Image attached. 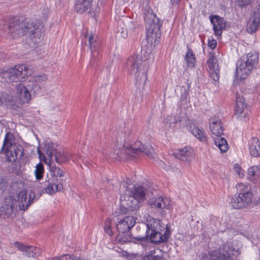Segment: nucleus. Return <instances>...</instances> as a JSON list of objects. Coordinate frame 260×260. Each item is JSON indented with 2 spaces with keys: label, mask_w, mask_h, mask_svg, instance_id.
<instances>
[{
  "label": "nucleus",
  "mask_w": 260,
  "mask_h": 260,
  "mask_svg": "<svg viewBox=\"0 0 260 260\" xmlns=\"http://www.w3.org/2000/svg\"><path fill=\"white\" fill-rule=\"evenodd\" d=\"M0 29L12 38L28 35L35 44L39 43L37 38L40 35L38 26L30 19L23 16L9 17L0 20Z\"/></svg>",
  "instance_id": "nucleus-1"
},
{
  "label": "nucleus",
  "mask_w": 260,
  "mask_h": 260,
  "mask_svg": "<svg viewBox=\"0 0 260 260\" xmlns=\"http://www.w3.org/2000/svg\"><path fill=\"white\" fill-rule=\"evenodd\" d=\"M161 221L155 218L150 219L147 224V230L146 231V237L138 236L135 239L143 241L147 238L152 243H160L168 241L170 234V228L168 224H161Z\"/></svg>",
  "instance_id": "nucleus-2"
},
{
  "label": "nucleus",
  "mask_w": 260,
  "mask_h": 260,
  "mask_svg": "<svg viewBox=\"0 0 260 260\" xmlns=\"http://www.w3.org/2000/svg\"><path fill=\"white\" fill-rule=\"evenodd\" d=\"M44 152H42L40 148H38L37 152L41 160L47 163V158L49 160H53L54 158L56 162L60 164L64 161L72 159L71 154L65 153L63 150L58 145L53 142H46L43 147Z\"/></svg>",
  "instance_id": "nucleus-3"
},
{
  "label": "nucleus",
  "mask_w": 260,
  "mask_h": 260,
  "mask_svg": "<svg viewBox=\"0 0 260 260\" xmlns=\"http://www.w3.org/2000/svg\"><path fill=\"white\" fill-rule=\"evenodd\" d=\"M127 65L131 74L135 75L137 84H144L147 79V72L148 70L146 60L143 61L139 56H132L127 61Z\"/></svg>",
  "instance_id": "nucleus-4"
},
{
  "label": "nucleus",
  "mask_w": 260,
  "mask_h": 260,
  "mask_svg": "<svg viewBox=\"0 0 260 260\" xmlns=\"http://www.w3.org/2000/svg\"><path fill=\"white\" fill-rule=\"evenodd\" d=\"M258 61V54L250 52L246 57L238 60L236 64V76L241 79H245L255 68Z\"/></svg>",
  "instance_id": "nucleus-5"
},
{
  "label": "nucleus",
  "mask_w": 260,
  "mask_h": 260,
  "mask_svg": "<svg viewBox=\"0 0 260 260\" xmlns=\"http://www.w3.org/2000/svg\"><path fill=\"white\" fill-rule=\"evenodd\" d=\"M146 23V37L148 41L156 43L160 37V28L161 24L156 15L148 12L145 15Z\"/></svg>",
  "instance_id": "nucleus-6"
},
{
  "label": "nucleus",
  "mask_w": 260,
  "mask_h": 260,
  "mask_svg": "<svg viewBox=\"0 0 260 260\" xmlns=\"http://www.w3.org/2000/svg\"><path fill=\"white\" fill-rule=\"evenodd\" d=\"M31 74V71L25 65L18 64L5 71L2 76L8 82H18L25 81Z\"/></svg>",
  "instance_id": "nucleus-7"
},
{
  "label": "nucleus",
  "mask_w": 260,
  "mask_h": 260,
  "mask_svg": "<svg viewBox=\"0 0 260 260\" xmlns=\"http://www.w3.org/2000/svg\"><path fill=\"white\" fill-rule=\"evenodd\" d=\"M210 128L212 134L217 137L215 138V145L219 148L221 153L226 152L229 147L226 140L221 137L223 133V128L220 119L211 118L210 119Z\"/></svg>",
  "instance_id": "nucleus-8"
},
{
  "label": "nucleus",
  "mask_w": 260,
  "mask_h": 260,
  "mask_svg": "<svg viewBox=\"0 0 260 260\" xmlns=\"http://www.w3.org/2000/svg\"><path fill=\"white\" fill-rule=\"evenodd\" d=\"M153 149L151 147H145L140 141H136L133 145H123L122 151L120 153L116 152L118 157H122L123 153L130 156L135 157L140 153H144L149 157H153Z\"/></svg>",
  "instance_id": "nucleus-9"
},
{
  "label": "nucleus",
  "mask_w": 260,
  "mask_h": 260,
  "mask_svg": "<svg viewBox=\"0 0 260 260\" xmlns=\"http://www.w3.org/2000/svg\"><path fill=\"white\" fill-rule=\"evenodd\" d=\"M146 189L140 185H134L132 188H127L123 197H121V200H127V199L135 204L133 209H139L140 202L145 199Z\"/></svg>",
  "instance_id": "nucleus-10"
},
{
  "label": "nucleus",
  "mask_w": 260,
  "mask_h": 260,
  "mask_svg": "<svg viewBox=\"0 0 260 260\" xmlns=\"http://www.w3.org/2000/svg\"><path fill=\"white\" fill-rule=\"evenodd\" d=\"M236 104L235 107V115L238 119L247 121L250 111L246 104L244 103L243 96H236Z\"/></svg>",
  "instance_id": "nucleus-11"
},
{
  "label": "nucleus",
  "mask_w": 260,
  "mask_h": 260,
  "mask_svg": "<svg viewBox=\"0 0 260 260\" xmlns=\"http://www.w3.org/2000/svg\"><path fill=\"white\" fill-rule=\"evenodd\" d=\"M252 193H246V194H239L233 196L230 202L234 209H241L247 207L252 203Z\"/></svg>",
  "instance_id": "nucleus-12"
},
{
  "label": "nucleus",
  "mask_w": 260,
  "mask_h": 260,
  "mask_svg": "<svg viewBox=\"0 0 260 260\" xmlns=\"http://www.w3.org/2000/svg\"><path fill=\"white\" fill-rule=\"evenodd\" d=\"M63 181L62 178L49 179L43 183L42 187L47 193L53 194L63 189Z\"/></svg>",
  "instance_id": "nucleus-13"
},
{
  "label": "nucleus",
  "mask_w": 260,
  "mask_h": 260,
  "mask_svg": "<svg viewBox=\"0 0 260 260\" xmlns=\"http://www.w3.org/2000/svg\"><path fill=\"white\" fill-rule=\"evenodd\" d=\"M5 152L7 155V160L12 162L20 159L24 155V149L20 145L11 144L5 150Z\"/></svg>",
  "instance_id": "nucleus-14"
},
{
  "label": "nucleus",
  "mask_w": 260,
  "mask_h": 260,
  "mask_svg": "<svg viewBox=\"0 0 260 260\" xmlns=\"http://www.w3.org/2000/svg\"><path fill=\"white\" fill-rule=\"evenodd\" d=\"M35 198V193L33 192L21 191L18 196L19 208L21 210H25L32 203Z\"/></svg>",
  "instance_id": "nucleus-15"
},
{
  "label": "nucleus",
  "mask_w": 260,
  "mask_h": 260,
  "mask_svg": "<svg viewBox=\"0 0 260 260\" xmlns=\"http://www.w3.org/2000/svg\"><path fill=\"white\" fill-rule=\"evenodd\" d=\"M210 20L213 25L214 34L215 36H220L222 33V30L225 28V20L222 17L218 15H210Z\"/></svg>",
  "instance_id": "nucleus-16"
},
{
  "label": "nucleus",
  "mask_w": 260,
  "mask_h": 260,
  "mask_svg": "<svg viewBox=\"0 0 260 260\" xmlns=\"http://www.w3.org/2000/svg\"><path fill=\"white\" fill-rule=\"evenodd\" d=\"M174 156L183 161H190L193 158L194 153L193 150L190 147L185 146L182 148L176 150L173 153Z\"/></svg>",
  "instance_id": "nucleus-17"
},
{
  "label": "nucleus",
  "mask_w": 260,
  "mask_h": 260,
  "mask_svg": "<svg viewBox=\"0 0 260 260\" xmlns=\"http://www.w3.org/2000/svg\"><path fill=\"white\" fill-rule=\"evenodd\" d=\"M14 246L19 250L21 251L23 254L29 257H35L38 256L40 254L39 249L36 247L24 245L22 243L16 242Z\"/></svg>",
  "instance_id": "nucleus-18"
},
{
  "label": "nucleus",
  "mask_w": 260,
  "mask_h": 260,
  "mask_svg": "<svg viewBox=\"0 0 260 260\" xmlns=\"http://www.w3.org/2000/svg\"><path fill=\"white\" fill-rule=\"evenodd\" d=\"M135 223L136 219L132 215L127 216L118 221L116 229L119 233L124 234L128 232Z\"/></svg>",
  "instance_id": "nucleus-19"
},
{
  "label": "nucleus",
  "mask_w": 260,
  "mask_h": 260,
  "mask_svg": "<svg viewBox=\"0 0 260 260\" xmlns=\"http://www.w3.org/2000/svg\"><path fill=\"white\" fill-rule=\"evenodd\" d=\"M252 23L247 28V32L252 34L257 30L260 25V5H257L253 10L252 15Z\"/></svg>",
  "instance_id": "nucleus-20"
},
{
  "label": "nucleus",
  "mask_w": 260,
  "mask_h": 260,
  "mask_svg": "<svg viewBox=\"0 0 260 260\" xmlns=\"http://www.w3.org/2000/svg\"><path fill=\"white\" fill-rule=\"evenodd\" d=\"M149 204L152 208L158 209H169L170 201L166 197L158 196L149 200Z\"/></svg>",
  "instance_id": "nucleus-21"
},
{
  "label": "nucleus",
  "mask_w": 260,
  "mask_h": 260,
  "mask_svg": "<svg viewBox=\"0 0 260 260\" xmlns=\"http://www.w3.org/2000/svg\"><path fill=\"white\" fill-rule=\"evenodd\" d=\"M191 124V121L188 120L186 122V126L187 129L190 131L191 133L199 140L201 142H205L207 140V137L205 133L202 129L199 127L193 125L192 127Z\"/></svg>",
  "instance_id": "nucleus-22"
},
{
  "label": "nucleus",
  "mask_w": 260,
  "mask_h": 260,
  "mask_svg": "<svg viewBox=\"0 0 260 260\" xmlns=\"http://www.w3.org/2000/svg\"><path fill=\"white\" fill-rule=\"evenodd\" d=\"M16 205V200L10 197L6 198L4 201L0 211L6 215H10L13 212Z\"/></svg>",
  "instance_id": "nucleus-23"
},
{
  "label": "nucleus",
  "mask_w": 260,
  "mask_h": 260,
  "mask_svg": "<svg viewBox=\"0 0 260 260\" xmlns=\"http://www.w3.org/2000/svg\"><path fill=\"white\" fill-rule=\"evenodd\" d=\"M227 248L229 249V247L223 246V249H220L219 253L217 251H212V260H234L231 253L227 251Z\"/></svg>",
  "instance_id": "nucleus-24"
},
{
  "label": "nucleus",
  "mask_w": 260,
  "mask_h": 260,
  "mask_svg": "<svg viewBox=\"0 0 260 260\" xmlns=\"http://www.w3.org/2000/svg\"><path fill=\"white\" fill-rule=\"evenodd\" d=\"M88 41L91 53L90 64L91 65H93L95 60V57L98 54V53H96V51L100 47V43L97 41L96 37H94L92 35L89 36Z\"/></svg>",
  "instance_id": "nucleus-25"
},
{
  "label": "nucleus",
  "mask_w": 260,
  "mask_h": 260,
  "mask_svg": "<svg viewBox=\"0 0 260 260\" xmlns=\"http://www.w3.org/2000/svg\"><path fill=\"white\" fill-rule=\"evenodd\" d=\"M249 152L251 155L260 157V142L256 138H252L250 141Z\"/></svg>",
  "instance_id": "nucleus-26"
},
{
  "label": "nucleus",
  "mask_w": 260,
  "mask_h": 260,
  "mask_svg": "<svg viewBox=\"0 0 260 260\" xmlns=\"http://www.w3.org/2000/svg\"><path fill=\"white\" fill-rule=\"evenodd\" d=\"M92 2L88 0H77L75 8L80 13H83L88 10H90Z\"/></svg>",
  "instance_id": "nucleus-27"
},
{
  "label": "nucleus",
  "mask_w": 260,
  "mask_h": 260,
  "mask_svg": "<svg viewBox=\"0 0 260 260\" xmlns=\"http://www.w3.org/2000/svg\"><path fill=\"white\" fill-rule=\"evenodd\" d=\"M16 88L20 98L24 102H28L30 99V93L28 89L26 88L22 84H18Z\"/></svg>",
  "instance_id": "nucleus-28"
},
{
  "label": "nucleus",
  "mask_w": 260,
  "mask_h": 260,
  "mask_svg": "<svg viewBox=\"0 0 260 260\" xmlns=\"http://www.w3.org/2000/svg\"><path fill=\"white\" fill-rule=\"evenodd\" d=\"M122 205L120 207V211L121 213L126 214L129 212H132V214L136 213L139 209H133V207L135 206V204L132 203L131 201H129L127 199V200H124L122 203Z\"/></svg>",
  "instance_id": "nucleus-29"
},
{
  "label": "nucleus",
  "mask_w": 260,
  "mask_h": 260,
  "mask_svg": "<svg viewBox=\"0 0 260 260\" xmlns=\"http://www.w3.org/2000/svg\"><path fill=\"white\" fill-rule=\"evenodd\" d=\"M158 253H161V250L159 249L151 250L148 253L144 255L142 259L143 260H164L161 254L159 255Z\"/></svg>",
  "instance_id": "nucleus-30"
},
{
  "label": "nucleus",
  "mask_w": 260,
  "mask_h": 260,
  "mask_svg": "<svg viewBox=\"0 0 260 260\" xmlns=\"http://www.w3.org/2000/svg\"><path fill=\"white\" fill-rule=\"evenodd\" d=\"M185 59L188 67H194L196 62V57L190 48H187V51L185 55Z\"/></svg>",
  "instance_id": "nucleus-31"
},
{
  "label": "nucleus",
  "mask_w": 260,
  "mask_h": 260,
  "mask_svg": "<svg viewBox=\"0 0 260 260\" xmlns=\"http://www.w3.org/2000/svg\"><path fill=\"white\" fill-rule=\"evenodd\" d=\"M207 64L209 71L219 70L218 65L217 63V59L212 53L209 54V58L207 61Z\"/></svg>",
  "instance_id": "nucleus-32"
},
{
  "label": "nucleus",
  "mask_w": 260,
  "mask_h": 260,
  "mask_svg": "<svg viewBox=\"0 0 260 260\" xmlns=\"http://www.w3.org/2000/svg\"><path fill=\"white\" fill-rule=\"evenodd\" d=\"M259 167L253 166L248 170V177L251 180L254 181L257 178L259 174Z\"/></svg>",
  "instance_id": "nucleus-33"
},
{
  "label": "nucleus",
  "mask_w": 260,
  "mask_h": 260,
  "mask_svg": "<svg viewBox=\"0 0 260 260\" xmlns=\"http://www.w3.org/2000/svg\"><path fill=\"white\" fill-rule=\"evenodd\" d=\"M50 171L52 175L51 179L58 178V177L61 178V177L64 176V173L60 168L55 166L52 167L51 166H50Z\"/></svg>",
  "instance_id": "nucleus-34"
},
{
  "label": "nucleus",
  "mask_w": 260,
  "mask_h": 260,
  "mask_svg": "<svg viewBox=\"0 0 260 260\" xmlns=\"http://www.w3.org/2000/svg\"><path fill=\"white\" fill-rule=\"evenodd\" d=\"M44 173V166L42 163L39 162L36 166L35 170V177L37 180H41L42 179Z\"/></svg>",
  "instance_id": "nucleus-35"
},
{
  "label": "nucleus",
  "mask_w": 260,
  "mask_h": 260,
  "mask_svg": "<svg viewBox=\"0 0 260 260\" xmlns=\"http://www.w3.org/2000/svg\"><path fill=\"white\" fill-rule=\"evenodd\" d=\"M237 189L240 191V194H246V193H252L250 192L251 187L248 184L240 183L237 186Z\"/></svg>",
  "instance_id": "nucleus-36"
},
{
  "label": "nucleus",
  "mask_w": 260,
  "mask_h": 260,
  "mask_svg": "<svg viewBox=\"0 0 260 260\" xmlns=\"http://www.w3.org/2000/svg\"><path fill=\"white\" fill-rule=\"evenodd\" d=\"M111 220L109 218H107L105 221L104 230L108 235L112 236L113 235V232L111 229Z\"/></svg>",
  "instance_id": "nucleus-37"
},
{
  "label": "nucleus",
  "mask_w": 260,
  "mask_h": 260,
  "mask_svg": "<svg viewBox=\"0 0 260 260\" xmlns=\"http://www.w3.org/2000/svg\"><path fill=\"white\" fill-rule=\"evenodd\" d=\"M119 241L122 243L131 242L132 241V237L126 232L120 235Z\"/></svg>",
  "instance_id": "nucleus-38"
},
{
  "label": "nucleus",
  "mask_w": 260,
  "mask_h": 260,
  "mask_svg": "<svg viewBox=\"0 0 260 260\" xmlns=\"http://www.w3.org/2000/svg\"><path fill=\"white\" fill-rule=\"evenodd\" d=\"M211 78L214 81H217L219 78V70H216L209 71Z\"/></svg>",
  "instance_id": "nucleus-39"
},
{
  "label": "nucleus",
  "mask_w": 260,
  "mask_h": 260,
  "mask_svg": "<svg viewBox=\"0 0 260 260\" xmlns=\"http://www.w3.org/2000/svg\"><path fill=\"white\" fill-rule=\"evenodd\" d=\"M9 136L8 134H7L4 141L3 146L2 149H7L11 144V140L9 139Z\"/></svg>",
  "instance_id": "nucleus-40"
},
{
  "label": "nucleus",
  "mask_w": 260,
  "mask_h": 260,
  "mask_svg": "<svg viewBox=\"0 0 260 260\" xmlns=\"http://www.w3.org/2000/svg\"><path fill=\"white\" fill-rule=\"evenodd\" d=\"M254 0H238L240 7L245 8L250 5Z\"/></svg>",
  "instance_id": "nucleus-41"
},
{
  "label": "nucleus",
  "mask_w": 260,
  "mask_h": 260,
  "mask_svg": "<svg viewBox=\"0 0 260 260\" xmlns=\"http://www.w3.org/2000/svg\"><path fill=\"white\" fill-rule=\"evenodd\" d=\"M217 46V42L213 38L212 40H208V46L211 49H214Z\"/></svg>",
  "instance_id": "nucleus-42"
},
{
  "label": "nucleus",
  "mask_w": 260,
  "mask_h": 260,
  "mask_svg": "<svg viewBox=\"0 0 260 260\" xmlns=\"http://www.w3.org/2000/svg\"><path fill=\"white\" fill-rule=\"evenodd\" d=\"M47 79L46 76L45 75L36 76L35 77V80L36 82H40L46 80Z\"/></svg>",
  "instance_id": "nucleus-43"
},
{
  "label": "nucleus",
  "mask_w": 260,
  "mask_h": 260,
  "mask_svg": "<svg viewBox=\"0 0 260 260\" xmlns=\"http://www.w3.org/2000/svg\"><path fill=\"white\" fill-rule=\"evenodd\" d=\"M32 90L34 91V92L35 94H37V93H39V91H40L41 88L39 85L35 83V84H32Z\"/></svg>",
  "instance_id": "nucleus-44"
},
{
  "label": "nucleus",
  "mask_w": 260,
  "mask_h": 260,
  "mask_svg": "<svg viewBox=\"0 0 260 260\" xmlns=\"http://www.w3.org/2000/svg\"><path fill=\"white\" fill-rule=\"evenodd\" d=\"M7 187V183L5 179H2L0 182V188L4 191Z\"/></svg>",
  "instance_id": "nucleus-45"
},
{
  "label": "nucleus",
  "mask_w": 260,
  "mask_h": 260,
  "mask_svg": "<svg viewBox=\"0 0 260 260\" xmlns=\"http://www.w3.org/2000/svg\"><path fill=\"white\" fill-rule=\"evenodd\" d=\"M225 246L229 247V249L228 248H227V251H229V253H230V252H231L232 251V254L233 255H235V253L239 254L238 249L237 250H236V249L235 248H233V247L230 248L229 246V245H225Z\"/></svg>",
  "instance_id": "nucleus-46"
},
{
  "label": "nucleus",
  "mask_w": 260,
  "mask_h": 260,
  "mask_svg": "<svg viewBox=\"0 0 260 260\" xmlns=\"http://www.w3.org/2000/svg\"><path fill=\"white\" fill-rule=\"evenodd\" d=\"M211 253H210L209 256L206 253H203L202 254L201 260H212V257L211 256Z\"/></svg>",
  "instance_id": "nucleus-47"
},
{
  "label": "nucleus",
  "mask_w": 260,
  "mask_h": 260,
  "mask_svg": "<svg viewBox=\"0 0 260 260\" xmlns=\"http://www.w3.org/2000/svg\"><path fill=\"white\" fill-rule=\"evenodd\" d=\"M170 1L173 5H177L180 1V0H170Z\"/></svg>",
  "instance_id": "nucleus-48"
},
{
  "label": "nucleus",
  "mask_w": 260,
  "mask_h": 260,
  "mask_svg": "<svg viewBox=\"0 0 260 260\" xmlns=\"http://www.w3.org/2000/svg\"><path fill=\"white\" fill-rule=\"evenodd\" d=\"M240 168H237L236 169V172L237 174H238L239 175L240 174Z\"/></svg>",
  "instance_id": "nucleus-49"
},
{
  "label": "nucleus",
  "mask_w": 260,
  "mask_h": 260,
  "mask_svg": "<svg viewBox=\"0 0 260 260\" xmlns=\"http://www.w3.org/2000/svg\"><path fill=\"white\" fill-rule=\"evenodd\" d=\"M2 104H3V98L2 96V93H0V105H1Z\"/></svg>",
  "instance_id": "nucleus-50"
},
{
  "label": "nucleus",
  "mask_w": 260,
  "mask_h": 260,
  "mask_svg": "<svg viewBox=\"0 0 260 260\" xmlns=\"http://www.w3.org/2000/svg\"><path fill=\"white\" fill-rule=\"evenodd\" d=\"M177 122V121H174V123H176Z\"/></svg>",
  "instance_id": "nucleus-51"
}]
</instances>
